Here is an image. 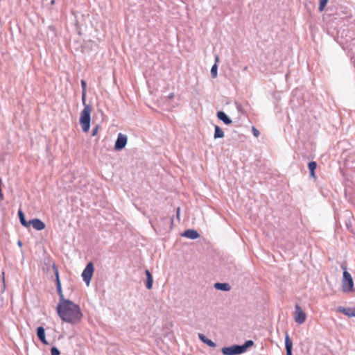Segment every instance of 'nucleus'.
<instances>
[{
    "instance_id": "nucleus-1",
    "label": "nucleus",
    "mask_w": 355,
    "mask_h": 355,
    "mask_svg": "<svg viewBox=\"0 0 355 355\" xmlns=\"http://www.w3.org/2000/svg\"><path fill=\"white\" fill-rule=\"evenodd\" d=\"M56 310L58 316L63 322L72 324L79 323L83 317L79 305L70 300L59 302Z\"/></svg>"
},
{
    "instance_id": "nucleus-2",
    "label": "nucleus",
    "mask_w": 355,
    "mask_h": 355,
    "mask_svg": "<svg viewBox=\"0 0 355 355\" xmlns=\"http://www.w3.org/2000/svg\"><path fill=\"white\" fill-rule=\"evenodd\" d=\"M92 110L91 105H85V107L80 112V124L83 131L85 132H87L90 128Z\"/></svg>"
},
{
    "instance_id": "nucleus-3",
    "label": "nucleus",
    "mask_w": 355,
    "mask_h": 355,
    "mask_svg": "<svg viewBox=\"0 0 355 355\" xmlns=\"http://www.w3.org/2000/svg\"><path fill=\"white\" fill-rule=\"evenodd\" d=\"M342 290L344 293H351L354 291V282L350 273L347 270H344L343 272Z\"/></svg>"
},
{
    "instance_id": "nucleus-4",
    "label": "nucleus",
    "mask_w": 355,
    "mask_h": 355,
    "mask_svg": "<svg viewBox=\"0 0 355 355\" xmlns=\"http://www.w3.org/2000/svg\"><path fill=\"white\" fill-rule=\"evenodd\" d=\"M306 319V313L302 309L301 306L296 304L295 306V321L300 324L304 323Z\"/></svg>"
},
{
    "instance_id": "nucleus-5",
    "label": "nucleus",
    "mask_w": 355,
    "mask_h": 355,
    "mask_svg": "<svg viewBox=\"0 0 355 355\" xmlns=\"http://www.w3.org/2000/svg\"><path fill=\"white\" fill-rule=\"evenodd\" d=\"M53 271H54V273H55V279H55L56 289H57V291H58V295H59V299H60L59 302L67 301L68 300L65 299L64 297V295H63L62 290V286H61V283H60V278H59L58 270L57 266L55 264L53 265Z\"/></svg>"
},
{
    "instance_id": "nucleus-6",
    "label": "nucleus",
    "mask_w": 355,
    "mask_h": 355,
    "mask_svg": "<svg viewBox=\"0 0 355 355\" xmlns=\"http://www.w3.org/2000/svg\"><path fill=\"white\" fill-rule=\"evenodd\" d=\"M94 272V265L92 262L87 264L84 270L82 272V277L87 285L89 284L92 275Z\"/></svg>"
},
{
    "instance_id": "nucleus-7",
    "label": "nucleus",
    "mask_w": 355,
    "mask_h": 355,
    "mask_svg": "<svg viewBox=\"0 0 355 355\" xmlns=\"http://www.w3.org/2000/svg\"><path fill=\"white\" fill-rule=\"evenodd\" d=\"M221 352L224 355H239L243 354L240 345H238L223 347Z\"/></svg>"
},
{
    "instance_id": "nucleus-8",
    "label": "nucleus",
    "mask_w": 355,
    "mask_h": 355,
    "mask_svg": "<svg viewBox=\"0 0 355 355\" xmlns=\"http://www.w3.org/2000/svg\"><path fill=\"white\" fill-rule=\"evenodd\" d=\"M127 141H128L127 136L122 133H119L118 136H117V139L115 141L114 149L116 150H122L126 146Z\"/></svg>"
},
{
    "instance_id": "nucleus-9",
    "label": "nucleus",
    "mask_w": 355,
    "mask_h": 355,
    "mask_svg": "<svg viewBox=\"0 0 355 355\" xmlns=\"http://www.w3.org/2000/svg\"><path fill=\"white\" fill-rule=\"evenodd\" d=\"M29 226L32 225L34 229L36 230H42L45 228V224L41 220L38 218L32 219L28 221Z\"/></svg>"
},
{
    "instance_id": "nucleus-10",
    "label": "nucleus",
    "mask_w": 355,
    "mask_h": 355,
    "mask_svg": "<svg viewBox=\"0 0 355 355\" xmlns=\"http://www.w3.org/2000/svg\"><path fill=\"white\" fill-rule=\"evenodd\" d=\"M181 235L182 236L190 239H196L200 237V234H198V232L196 230L192 229H189L184 231Z\"/></svg>"
},
{
    "instance_id": "nucleus-11",
    "label": "nucleus",
    "mask_w": 355,
    "mask_h": 355,
    "mask_svg": "<svg viewBox=\"0 0 355 355\" xmlns=\"http://www.w3.org/2000/svg\"><path fill=\"white\" fill-rule=\"evenodd\" d=\"M338 311L345 314L348 317H355V308H345L343 306H338Z\"/></svg>"
},
{
    "instance_id": "nucleus-12",
    "label": "nucleus",
    "mask_w": 355,
    "mask_h": 355,
    "mask_svg": "<svg viewBox=\"0 0 355 355\" xmlns=\"http://www.w3.org/2000/svg\"><path fill=\"white\" fill-rule=\"evenodd\" d=\"M216 115L218 119L222 121L226 125H230L232 123V121L230 119V117L223 111H218Z\"/></svg>"
},
{
    "instance_id": "nucleus-13",
    "label": "nucleus",
    "mask_w": 355,
    "mask_h": 355,
    "mask_svg": "<svg viewBox=\"0 0 355 355\" xmlns=\"http://www.w3.org/2000/svg\"><path fill=\"white\" fill-rule=\"evenodd\" d=\"M37 336L38 338L40 339V340L42 343L45 344V345L48 344V342L46 341V338H45V329L44 327H37Z\"/></svg>"
},
{
    "instance_id": "nucleus-14",
    "label": "nucleus",
    "mask_w": 355,
    "mask_h": 355,
    "mask_svg": "<svg viewBox=\"0 0 355 355\" xmlns=\"http://www.w3.org/2000/svg\"><path fill=\"white\" fill-rule=\"evenodd\" d=\"M285 347L286 350V355H292L293 342L289 338L288 333L285 336Z\"/></svg>"
},
{
    "instance_id": "nucleus-15",
    "label": "nucleus",
    "mask_w": 355,
    "mask_h": 355,
    "mask_svg": "<svg viewBox=\"0 0 355 355\" xmlns=\"http://www.w3.org/2000/svg\"><path fill=\"white\" fill-rule=\"evenodd\" d=\"M214 288L223 291H229L231 289V286L228 283H216Z\"/></svg>"
},
{
    "instance_id": "nucleus-16",
    "label": "nucleus",
    "mask_w": 355,
    "mask_h": 355,
    "mask_svg": "<svg viewBox=\"0 0 355 355\" xmlns=\"http://www.w3.org/2000/svg\"><path fill=\"white\" fill-rule=\"evenodd\" d=\"M145 273L146 275V288L148 289H151L153 283V276L148 270H146Z\"/></svg>"
},
{
    "instance_id": "nucleus-17",
    "label": "nucleus",
    "mask_w": 355,
    "mask_h": 355,
    "mask_svg": "<svg viewBox=\"0 0 355 355\" xmlns=\"http://www.w3.org/2000/svg\"><path fill=\"white\" fill-rule=\"evenodd\" d=\"M214 129H215L214 135V139L224 137V136H225L224 132L218 125H215Z\"/></svg>"
},
{
    "instance_id": "nucleus-18",
    "label": "nucleus",
    "mask_w": 355,
    "mask_h": 355,
    "mask_svg": "<svg viewBox=\"0 0 355 355\" xmlns=\"http://www.w3.org/2000/svg\"><path fill=\"white\" fill-rule=\"evenodd\" d=\"M18 216H19V218L21 224L26 227H29L28 221L26 220L25 216L21 209H19L18 211Z\"/></svg>"
},
{
    "instance_id": "nucleus-19",
    "label": "nucleus",
    "mask_w": 355,
    "mask_h": 355,
    "mask_svg": "<svg viewBox=\"0 0 355 355\" xmlns=\"http://www.w3.org/2000/svg\"><path fill=\"white\" fill-rule=\"evenodd\" d=\"M316 167H317V164L314 161L310 162L308 164V168H309V171H310V175L311 177H313V178L315 177V170Z\"/></svg>"
},
{
    "instance_id": "nucleus-20",
    "label": "nucleus",
    "mask_w": 355,
    "mask_h": 355,
    "mask_svg": "<svg viewBox=\"0 0 355 355\" xmlns=\"http://www.w3.org/2000/svg\"><path fill=\"white\" fill-rule=\"evenodd\" d=\"M253 345L254 342L252 340H247L243 345H240L242 352L244 353L248 347H252Z\"/></svg>"
},
{
    "instance_id": "nucleus-21",
    "label": "nucleus",
    "mask_w": 355,
    "mask_h": 355,
    "mask_svg": "<svg viewBox=\"0 0 355 355\" xmlns=\"http://www.w3.org/2000/svg\"><path fill=\"white\" fill-rule=\"evenodd\" d=\"M328 0H320V4L318 7V10L320 12L324 10L325 6H327Z\"/></svg>"
},
{
    "instance_id": "nucleus-22",
    "label": "nucleus",
    "mask_w": 355,
    "mask_h": 355,
    "mask_svg": "<svg viewBox=\"0 0 355 355\" xmlns=\"http://www.w3.org/2000/svg\"><path fill=\"white\" fill-rule=\"evenodd\" d=\"M217 70H218V67H217V64H214L211 69V75L213 78H216L217 76Z\"/></svg>"
},
{
    "instance_id": "nucleus-23",
    "label": "nucleus",
    "mask_w": 355,
    "mask_h": 355,
    "mask_svg": "<svg viewBox=\"0 0 355 355\" xmlns=\"http://www.w3.org/2000/svg\"><path fill=\"white\" fill-rule=\"evenodd\" d=\"M82 93H87V83L85 80H81Z\"/></svg>"
},
{
    "instance_id": "nucleus-24",
    "label": "nucleus",
    "mask_w": 355,
    "mask_h": 355,
    "mask_svg": "<svg viewBox=\"0 0 355 355\" xmlns=\"http://www.w3.org/2000/svg\"><path fill=\"white\" fill-rule=\"evenodd\" d=\"M51 355H60V352L59 349L57 347H53L51 349Z\"/></svg>"
},
{
    "instance_id": "nucleus-25",
    "label": "nucleus",
    "mask_w": 355,
    "mask_h": 355,
    "mask_svg": "<svg viewBox=\"0 0 355 355\" xmlns=\"http://www.w3.org/2000/svg\"><path fill=\"white\" fill-rule=\"evenodd\" d=\"M100 129V125H95V127L93 128L92 129V136H96L97 134H98V132Z\"/></svg>"
},
{
    "instance_id": "nucleus-26",
    "label": "nucleus",
    "mask_w": 355,
    "mask_h": 355,
    "mask_svg": "<svg viewBox=\"0 0 355 355\" xmlns=\"http://www.w3.org/2000/svg\"><path fill=\"white\" fill-rule=\"evenodd\" d=\"M205 344H207L208 346L211 347H215L216 346V343L214 342H213L210 339H207L206 341H205Z\"/></svg>"
},
{
    "instance_id": "nucleus-27",
    "label": "nucleus",
    "mask_w": 355,
    "mask_h": 355,
    "mask_svg": "<svg viewBox=\"0 0 355 355\" xmlns=\"http://www.w3.org/2000/svg\"><path fill=\"white\" fill-rule=\"evenodd\" d=\"M86 95L87 93H82V102L83 105H84V107H85V105H89L86 103Z\"/></svg>"
},
{
    "instance_id": "nucleus-28",
    "label": "nucleus",
    "mask_w": 355,
    "mask_h": 355,
    "mask_svg": "<svg viewBox=\"0 0 355 355\" xmlns=\"http://www.w3.org/2000/svg\"><path fill=\"white\" fill-rule=\"evenodd\" d=\"M198 338L202 343H205L207 339V338L202 334H198Z\"/></svg>"
},
{
    "instance_id": "nucleus-29",
    "label": "nucleus",
    "mask_w": 355,
    "mask_h": 355,
    "mask_svg": "<svg viewBox=\"0 0 355 355\" xmlns=\"http://www.w3.org/2000/svg\"><path fill=\"white\" fill-rule=\"evenodd\" d=\"M252 133L254 137H258L259 136V131L255 128L254 127H252Z\"/></svg>"
},
{
    "instance_id": "nucleus-30",
    "label": "nucleus",
    "mask_w": 355,
    "mask_h": 355,
    "mask_svg": "<svg viewBox=\"0 0 355 355\" xmlns=\"http://www.w3.org/2000/svg\"><path fill=\"white\" fill-rule=\"evenodd\" d=\"M174 96H175L174 93H171V94H168V98L169 99H173L174 98Z\"/></svg>"
},
{
    "instance_id": "nucleus-31",
    "label": "nucleus",
    "mask_w": 355,
    "mask_h": 355,
    "mask_svg": "<svg viewBox=\"0 0 355 355\" xmlns=\"http://www.w3.org/2000/svg\"><path fill=\"white\" fill-rule=\"evenodd\" d=\"M4 197H3V193H1L0 194V202H1L3 200Z\"/></svg>"
},
{
    "instance_id": "nucleus-32",
    "label": "nucleus",
    "mask_w": 355,
    "mask_h": 355,
    "mask_svg": "<svg viewBox=\"0 0 355 355\" xmlns=\"http://www.w3.org/2000/svg\"><path fill=\"white\" fill-rule=\"evenodd\" d=\"M180 207L177 209V216L179 217Z\"/></svg>"
},
{
    "instance_id": "nucleus-33",
    "label": "nucleus",
    "mask_w": 355,
    "mask_h": 355,
    "mask_svg": "<svg viewBox=\"0 0 355 355\" xmlns=\"http://www.w3.org/2000/svg\"><path fill=\"white\" fill-rule=\"evenodd\" d=\"M55 3V0H51V5H54Z\"/></svg>"
},
{
    "instance_id": "nucleus-34",
    "label": "nucleus",
    "mask_w": 355,
    "mask_h": 355,
    "mask_svg": "<svg viewBox=\"0 0 355 355\" xmlns=\"http://www.w3.org/2000/svg\"><path fill=\"white\" fill-rule=\"evenodd\" d=\"M218 55H216V62H218Z\"/></svg>"
},
{
    "instance_id": "nucleus-35",
    "label": "nucleus",
    "mask_w": 355,
    "mask_h": 355,
    "mask_svg": "<svg viewBox=\"0 0 355 355\" xmlns=\"http://www.w3.org/2000/svg\"><path fill=\"white\" fill-rule=\"evenodd\" d=\"M18 244H19V245H21V242L20 241H19Z\"/></svg>"
},
{
    "instance_id": "nucleus-36",
    "label": "nucleus",
    "mask_w": 355,
    "mask_h": 355,
    "mask_svg": "<svg viewBox=\"0 0 355 355\" xmlns=\"http://www.w3.org/2000/svg\"><path fill=\"white\" fill-rule=\"evenodd\" d=\"M247 68H248V67H245L244 68V69H243V70H244V71L247 70Z\"/></svg>"
}]
</instances>
